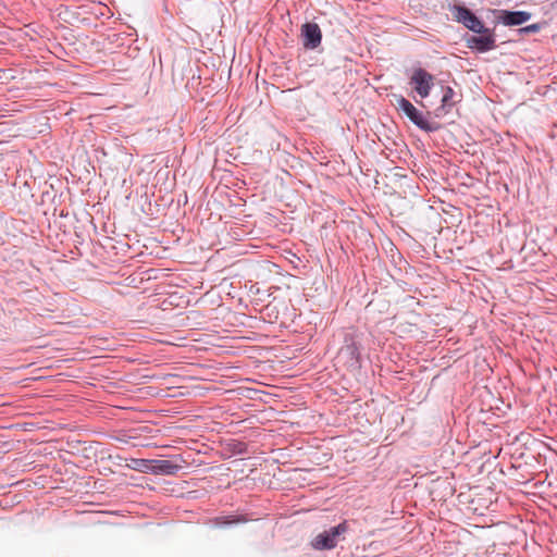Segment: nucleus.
I'll return each mask as SVG.
<instances>
[{
    "mask_svg": "<svg viewBox=\"0 0 557 557\" xmlns=\"http://www.w3.org/2000/svg\"><path fill=\"white\" fill-rule=\"evenodd\" d=\"M395 102H393L394 107L403 112L417 127L424 132H436L440 129V124L429 122L423 117L422 112H420L408 99H406L401 95H394Z\"/></svg>",
    "mask_w": 557,
    "mask_h": 557,
    "instance_id": "1",
    "label": "nucleus"
},
{
    "mask_svg": "<svg viewBox=\"0 0 557 557\" xmlns=\"http://www.w3.org/2000/svg\"><path fill=\"white\" fill-rule=\"evenodd\" d=\"M348 530V523L343 521L314 536L311 545L317 550H331L335 548L341 541L345 540V534Z\"/></svg>",
    "mask_w": 557,
    "mask_h": 557,
    "instance_id": "2",
    "label": "nucleus"
},
{
    "mask_svg": "<svg viewBox=\"0 0 557 557\" xmlns=\"http://www.w3.org/2000/svg\"><path fill=\"white\" fill-rule=\"evenodd\" d=\"M408 85L410 87L409 96H411L417 103L424 107L422 99L430 96L435 85V77L430 72H412Z\"/></svg>",
    "mask_w": 557,
    "mask_h": 557,
    "instance_id": "3",
    "label": "nucleus"
},
{
    "mask_svg": "<svg viewBox=\"0 0 557 557\" xmlns=\"http://www.w3.org/2000/svg\"><path fill=\"white\" fill-rule=\"evenodd\" d=\"M454 15L458 22L462 23L467 28L473 33H481L484 30L483 23L476 17V15L468 8L463 5L454 7Z\"/></svg>",
    "mask_w": 557,
    "mask_h": 557,
    "instance_id": "4",
    "label": "nucleus"
},
{
    "mask_svg": "<svg viewBox=\"0 0 557 557\" xmlns=\"http://www.w3.org/2000/svg\"><path fill=\"white\" fill-rule=\"evenodd\" d=\"M459 101L460 95H458L451 87H443L441 104L433 110L432 114L437 119H443L453 110L455 104Z\"/></svg>",
    "mask_w": 557,
    "mask_h": 557,
    "instance_id": "5",
    "label": "nucleus"
},
{
    "mask_svg": "<svg viewBox=\"0 0 557 557\" xmlns=\"http://www.w3.org/2000/svg\"><path fill=\"white\" fill-rule=\"evenodd\" d=\"M495 18L506 26H519L531 18V13L525 11L496 10Z\"/></svg>",
    "mask_w": 557,
    "mask_h": 557,
    "instance_id": "6",
    "label": "nucleus"
},
{
    "mask_svg": "<svg viewBox=\"0 0 557 557\" xmlns=\"http://www.w3.org/2000/svg\"><path fill=\"white\" fill-rule=\"evenodd\" d=\"M304 47L314 49L321 44L322 33L318 24L306 23L301 27Z\"/></svg>",
    "mask_w": 557,
    "mask_h": 557,
    "instance_id": "7",
    "label": "nucleus"
},
{
    "mask_svg": "<svg viewBox=\"0 0 557 557\" xmlns=\"http://www.w3.org/2000/svg\"><path fill=\"white\" fill-rule=\"evenodd\" d=\"M137 462L145 463L148 467V471L153 474H175L180 470V466L173 463L170 460H147L138 459Z\"/></svg>",
    "mask_w": 557,
    "mask_h": 557,
    "instance_id": "8",
    "label": "nucleus"
},
{
    "mask_svg": "<svg viewBox=\"0 0 557 557\" xmlns=\"http://www.w3.org/2000/svg\"><path fill=\"white\" fill-rule=\"evenodd\" d=\"M476 34L478 35L472 36V38L469 41L479 51H487L495 47V38L490 29L484 27V30Z\"/></svg>",
    "mask_w": 557,
    "mask_h": 557,
    "instance_id": "9",
    "label": "nucleus"
},
{
    "mask_svg": "<svg viewBox=\"0 0 557 557\" xmlns=\"http://www.w3.org/2000/svg\"><path fill=\"white\" fill-rule=\"evenodd\" d=\"M341 355L348 358L351 367L360 366V350L352 339L349 343L346 342V345L342 347Z\"/></svg>",
    "mask_w": 557,
    "mask_h": 557,
    "instance_id": "10",
    "label": "nucleus"
},
{
    "mask_svg": "<svg viewBox=\"0 0 557 557\" xmlns=\"http://www.w3.org/2000/svg\"><path fill=\"white\" fill-rule=\"evenodd\" d=\"M248 519L243 516V515H238V516H220V517H216L214 518L213 522L215 525H230V524H235V523H243V522H247Z\"/></svg>",
    "mask_w": 557,
    "mask_h": 557,
    "instance_id": "11",
    "label": "nucleus"
},
{
    "mask_svg": "<svg viewBox=\"0 0 557 557\" xmlns=\"http://www.w3.org/2000/svg\"><path fill=\"white\" fill-rule=\"evenodd\" d=\"M541 29L540 24H531L523 28H521L522 33L531 34V33H537Z\"/></svg>",
    "mask_w": 557,
    "mask_h": 557,
    "instance_id": "12",
    "label": "nucleus"
},
{
    "mask_svg": "<svg viewBox=\"0 0 557 557\" xmlns=\"http://www.w3.org/2000/svg\"><path fill=\"white\" fill-rule=\"evenodd\" d=\"M237 446L239 447L237 453L242 454V453L246 451V444L238 443Z\"/></svg>",
    "mask_w": 557,
    "mask_h": 557,
    "instance_id": "13",
    "label": "nucleus"
},
{
    "mask_svg": "<svg viewBox=\"0 0 557 557\" xmlns=\"http://www.w3.org/2000/svg\"><path fill=\"white\" fill-rule=\"evenodd\" d=\"M137 460H138V459H136V460H135V462H136V465H137L138 467H145V468H146V470H148V467H147L145 463L137 462Z\"/></svg>",
    "mask_w": 557,
    "mask_h": 557,
    "instance_id": "14",
    "label": "nucleus"
}]
</instances>
